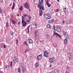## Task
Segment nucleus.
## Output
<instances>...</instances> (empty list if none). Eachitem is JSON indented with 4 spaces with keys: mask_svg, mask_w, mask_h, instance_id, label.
<instances>
[{
    "mask_svg": "<svg viewBox=\"0 0 73 73\" xmlns=\"http://www.w3.org/2000/svg\"><path fill=\"white\" fill-rule=\"evenodd\" d=\"M51 66H51V65H50V66H49V67H51Z\"/></svg>",
    "mask_w": 73,
    "mask_h": 73,
    "instance_id": "0e129e2a",
    "label": "nucleus"
},
{
    "mask_svg": "<svg viewBox=\"0 0 73 73\" xmlns=\"http://www.w3.org/2000/svg\"><path fill=\"white\" fill-rule=\"evenodd\" d=\"M46 3L47 5H48V4H49V1H46Z\"/></svg>",
    "mask_w": 73,
    "mask_h": 73,
    "instance_id": "f704fd0d",
    "label": "nucleus"
},
{
    "mask_svg": "<svg viewBox=\"0 0 73 73\" xmlns=\"http://www.w3.org/2000/svg\"><path fill=\"white\" fill-rule=\"evenodd\" d=\"M38 66V62H36V63L35 64V66H36V67H37Z\"/></svg>",
    "mask_w": 73,
    "mask_h": 73,
    "instance_id": "5701e85b",
    "label": "nucleus"
},
{
    "mask_svg": "<svg viewBox=\"0 0 73 73\" xmlns=\"http://www.w3.org/2000/svg\"><path fill=\"white\" fill-rule=\"evenodd\" d=\"M30 20H28V21H27V22H28V23H29V21H30Z\"/></svg>",
    "mask_w": 73,
    "mask_h": 73,
    "instance_id": "864d4df0",
    "label": "nucleus"
},
{
    "mask_svg": "<svg viewBox=\"0 0 73 73\" xmlns=\"http://www.w3.org/2000/svg\"><path fill=\"white\" fill-rule=\"evenodd\" d=\"M67 38H66L64 40V43L65 44V45H66V44H67Z\"/></svg>",
    "mask_w": 73,
    "mask_h": 73,
    "instance_id": "6ab92c4d",
    "label": "nucleus"
},
{
    "mask_svg": "<svg viewBox=\"0 0 73 73\" xmlns=\"http://www.w3.org/2000/svg\"><path fill=\"white\" fill-rule=\"evenodd\" d=\"M25 68L22 69L23 73H25Z\"/></svg>",
    "mask_w": 73,
    "mask_h": 73,
    "instance_id": "bb28decb",
    "label": "nucleus"
},
{
    "mask_svg": "<svg viewBox=\"0 0 73 73\" xmlns=\"http://www.w3.org/2000/svg\"><path fill=\"white\" fill-rule=\"evenodd\" d=\"M49 61L50 62L52 63V62H54V60H52V59L50 58L49 60Z\"/></svg>",
    "mask_w": 73,
    "mask_h": 73,
    "instance_id": "a211bd4d",
    "label": "nucleus"
},
{
    "mask_svg": "<svg viewBox=\"0 0 73 73\" xmlns=\"http://www.w3.org/2000/svg\"><path fill=\"white\" fill-rule=\"evenodd\" d=\"M21 67H22V70L24 69H25V68H24V66H22Z\"/></svg>",
    "mask_w": 73,
    "mask_h": 73,
    "instance_id": "49530a36",
    "label": "nucleus"
},
{
    "mask_svg": "<svg viewBox=\"0 0 73 73\" xmlns=\"http://www.w3.org/2000/svg\"><path fill=\"white\" fill-rule=\"evenodd\" d=\"M3 13V11L1 9V8L0 7V13Z\"/></svg>",
    "mask_w": 73,
    "mask_h": 73,
    "instance_id": "cd10ccee",
    "label": "nucleus"
},
{
    "mask_svg": "<svg viewBox=\"0 0 73 73\" xmlns=\"http://www.w3.org/2000/svg\"><path fill=\"white\" fill-rule=\"evenodd\" d=\"M28 17L29 19V20H31V17L29 16H28Z\"/></svg>",
    "mask_w": 73,
    "mask_h": 73,
    "instance_id": "473e14b6",
    "label": "nucleus"
},
{
    "mask_svg": "<svg viewBox=\"0 0 73 73\" xmlns=\"http://www.w3.org/2000/svg\"><path fill=\"white\" fill-rule=\"evenodd\" d=\"M71 23V21L69 20V21H66V23H67L68 24H69L70 23Z\"/></svg>",
    "mask_w": 73,
    "mask_h": 73,
    "instance_id": "412c9836",
    "label": "nucleus"
},
{
    "mask_svg": "<svg viewBox=\"0 0 73 73\" xmlns=\"http://www.w3.org/2000/svg\"><path fill=\"white\" fill-rule=\"evenodd\" d=\"M23 6L26 9H28V8H29V5L28 4V3L27 2H25V3H23Z\"/></svg>",
    "mask_w": 73,
    "mask_h": 73,
    "instance_id": "39448f33",
    "label": "nucleus"
},
{
    "mask_svg": "<svg viewBox=\"0 0 73 73\" xmlns=\"http://www.w3.org/2000/svg\"><path fill=\"white\" fill-rule=\"evenodd\" d=\"M24 16H25V17H26V16H28H28H29L28 15H27V14H25V15H24Z\"/></svg>",
    "mask_w": 73,
    "mask_h": 73,
    "instance_id": "09e8293b",
    "label": "nucleus"
},
{
    "mask_svg": "<svg viewBox=\"0 0 73 73\" xmlns=\"http://www.w3.org/2000/svg\"><path fill=\"white\" fill-rule=\"evenodd\" d=\"M10 33L11 35H12V34H13V32L12 31H10Z\"/></svg>",
    "mask_w": 73,
    "mask_h": 73,
    "instance_id": "a18cd8bd",
    "label": "nucleus"
},
{
    "mask_svg": "<svg viewBox=\"0 0 73 73\" xmlns=\"http://www.w3.org/2000/svg\"><path fill=\"white\" fill-rule=\"evenodd\" d=\"M19 9L20 10V11H22V10H23V8L21 7H20L19 8Z\"/></svg>",
    "mask_w": 73,
    "mask_h": 73,
    "instance_id": "c9c22d12",
    "label": "nucleus"
},
{
    "mask_svg": "<svg viewBox=\"0 0 73 73\" xmlns=\"http://www.w3.org/2000/svg\"><path fill=\"white\" fill-rule=\"evenodd\" d=\"M65 73H68V72H66Z\"/></svg>",
    "mask_w": 73,
    "mask_h": 73,
    "instance_id": "774afa93",
    "label": "nucleus"
},
{
    "mask_svg": "<svg viewBox=\"0 0 73 73\" xmlns=\"http://www.w3.org/2000/svg\"><path fill=\"white\" fill-rule=\"evenodd\" d=\"M67 68H68V69H69V66H67Z\"/></svg>",
    "mask_w": 73,
    "mask_h": 73,
    "instance_id": "680f3d73",
    "label": "nucleus"
},
{
    "mask_svg": "<svg viewBox=\"0 0 73 73\" xmlns=\"http://www.w3.org/2000/svg\"><path fill=\"white\" fill-rule=\"evenodd\" d=\"M6 26L7 28H8V27H9V26L8 25V23H6Z\"/></svg>",
    "mask_w": 73,
    "mask_h": 73,
    "instance_id": "7c9ffc66",
    "label": "nucleus"
},
{
    "mask_svg": "<svg viewBox=\"0 0 73 73\" xmlns=\"http://www.w3.org/2000/svg\"><path fill=\"white\" fill-rule=\"evenodd\" d=\"M29 28H28V27L27 28V29L28 30V33H29Z\"/></svg>",
    "mask_w": 73,
    "mask_h": 73,
    "instance_id": "ea45409f",
    "label": "nucleus"
},
{
    "mask_svg": "<svg viewBox=\"0 0 73 73\" xmlns=\"http://www.w3.org/2000/svg\"><path fill=\"white\" fill-rule=\"evenodd\" d=\"M64 9H65V10H66V7H65Z\"/></svg>",
    "mask_w": 73,
    "mask_h": 73,
    "instance_id": "e2e57ef3",
    "label": "nucleus"
},
{
    "mask_svg": "<svg viewBox=\"0 0 73 73\" xmlns=\"http://www.w3.org/2000/svg\"><path fill=\"white\" fill-rule=\"evenodd\" d=\"M13 21V24L14 25H15V24L16 23V22L14 21Z\"/></svg>",
    "mask_w": 73,
    "mask_h": 73,
    "instance_id": "e433bc0d",
    "label": "nucleus"
},
{
    "mask_svg": "<svg viewBox=\"0 0 73 73\" xmlns=\"http://www.w3.org/2000/svg\"><path fill=\"white\" fill-rule=\"evenodd\" d=\"M16 41L17 42L16 44H18V42H19V41H18V39H17Z\"/></svg>",
    "mask_w": 73,
    "mask_h": 73,
    "instance_id": "c03bdc74",
    "label": "nucleus"
},
{
    "mask_svg": "<svg viewBox=\"0 0 73 73\" xmlns=\"http://www.w3.org/2000/svg\"><path fill=\"white\" fill-rule=\"evenodd\" d=\"M11 5H12V3H11L10 4V6H11Z\"/></svg>",
    "mask_w": 73,
    "mask_h": 73,
    "instance_id": "bf43d9fd",
    "label": "nucleus"
},
{
    "mask_svg": "<svg viewBox=\"0 0 73 73\" xmlns=\"http://www.w3.org/2000/svg\"><path fill=\"white\" fill-rule=\"evenodd\" d=\"M59 11V9H56V11H55V12H58Z\"/></svg>",
    "mask_w": 73,
    "mask_h": 73,
    "instance_id": "72a5a7b5",
    "label": "nucleus"
},
{
    "mask_svg": "<svg viewBox=\"0 0 73 73\" xmlns=\"http://www.w3.org/2000/svg\"><path fill=\"white\" fill-rule=\"evenodd\" d=\"M64 23H65V22H64V21H63V22H62L63 24H64Z\"/></svg>",
    "mask_w": 73,
    "mask_h": 73,
    "instance_id": "6e6d98bb",
    "label": "nucleus"
},
{
    "mask_svg": "<svg viewBox=\"0 0 73 73\" xmlns=\"http://www.w3.org/2000/svg\"><path fill=\"white\" fill-rule=\"evenodd\" d=\"M52 14L49 13H47L44 15V17L46 19H50Z\"/></svg>",
    "mask_w": 73,
    "mask_h": 73,
    "instance_id": "f03ea898",
    "label": "nucleus"
},
{
    "mask_svg": "<svg viewBox=\"0 0 73 73\" xmlns=\"http://www.w3.org/2000/svg\"><path fill=\"white\" fill-rule=\"evenodd\" d=\"M29 28H28V27L27 28V29L28 30V33H29Z\"/></svg>",
    "mask_w": 73,
    "mask_h": 73,
    "instance_id": "58836bf2",
    "label": "nucleus"
},
{
    "mask_svg": "<svg viewBox=\"0 0 73 73\" xmlns=\"http://www.w3.org/2000/svg\"><path fill=\"white\" fill-rule=\"evenodd\" d=\"M46 37L47 39H49V38H50V36H49V35L46 36Z\"/></svg>",
    "mask_w": 73,
    "mask_h": 73,
    "instance_id": "a878e982",
    "label": "nucleus"
},
{
    "mask_svg": "<svg viewBox=\"0 0 73 73\" xmlns=\"http://www.w3.org/2000/svg\"><path fill=\"white\" fill-rule=\"evenodd\" d=\"M20 22H19L18 23V25H20Z\"/></svg>",
    "mask_w": 73,
    "mask_h": 73,
    "instance_id": "13d9d810",
    "label": "nucleus"
},
{
    "mask_svg": "<svg viewBox=\"0 0 73 73\" xmlns=\"http://www.w3.org/2000/svg\"><path fill=\"white\" fill-rule=\"evenodd\" d=\"M16 4L14 2H13V6L12 7V9L13 10V9H15V4Z\"/></svg>",
    "mask_w": 73,
    "mask_h": 73,
    "instance_id": "4468645a",
    "label": "nucleus"
},
{
    "mask_svg": "<svg viewBox=\"0 0 73 73\" xmlns=\"http://www.w3.org/2000/svg\"><path fill=\"white\" fill-rule=\"evenodd\" d=\"M29 50V49L28 48H27L26 49V50L25 51V54L26 53H27V52H28Z\"/></svg>",
    "mask_w": 73,
    "mask_h": 73,
    "instance_id": "f3484780",
    "label": "nucleus"
},
{
    "mask_svg": "<svg viewBox=\"0 0 73 73\" xmlns=\"http://www.w3.org/2000/svg\"><path fill=\"white\" fill-rule=\"evenodd\" d=\"M26 17L24 15V16H22V23L23 24V27H26L27 25V23L24 21V19H25V18H26Z\"/></svg>",
    "mask_w": 73,
    "mask_h": 73,
    "instance_id": "f257e3e1",
    "label": "nucleus"
},
{
    "mask_svg": "<svg viewBox=\"0 0 73 73\" xmlns=\"http://www.w3.org/2000/svg\"><path fill=\"white\" fill-rule=\"evenodd\" d=\"M63 34L64 35V36L66 37L68 39L69 37V35H68V33L66 32H65L64 31H63Z\"/></svg>",
    "mask_w": 73,
    "mask_h": 73,
    "instance_id": "7ed1b4c3",
    "label": "nucleus"
},
{
    "mask_svg": "<svg viewBox=\"0 0 73 73\" xmlns=\"http://www.w3.org/2000/svg\"><path fill=\"white\" fill-rule=\"evenodd\" d=\"M3 46V48H6V46H5V45H4Z\"/></svg>",
    "mask_w": 73,
    "mask_h": 73,
    "instance_id": "de8ad7c7",
    "label": "nucleus"
},
{
    "mask_svg": "<svg viewBox=\"0 0 73 73\" xmlns=\"http://www.w3.org/2000/svg\"><path fill=\"white\" fill-rule=\"evenodd\" d=\"M45 35H46V36L49 35H48V33H45Z\"/></svg>",
    "mask_w": 73,
    "mask_h": 73,
    "instance_id": "37998d69",
    "label": "nucleus"
},
{
    "mask_svg": "<svg viewBox=\"0 0 73 73\" xmlns=\"http://www.w3.org/2000/svg\"><path fill=\"white\" fill-rule=\"evenodd\" d=\"M47 52V51L45 50L44 52V56L46 57H48V54H49V52Z\"/></svg>",
    "mask_w": 73,
    "mask_h": 73,
    "instance_id": "1a4fd4ad",
    "label": "nucleus"
},
{
    "mask_svg": "<svg viewBox=\"0 0 73 73\" xmlns=\"http://www.w3.org/2000/svg\"><path fill=\"white\" fill-rule=\"evenodd\" d=\"M39 15L40 16H41L42 15V14H43V13H42V10H39Z\"/></svg>",
    "mask_w": 73,
    "mask_h": 73,
    "instance_id": "ddd939ff",
    "label": "nucleus"
},
{
    "mask_svg": "<svg viewBox=\"0 0 73 73\" xmlns=\"http://www.w3.org/2000/svg\"><path fill=\"white\" fill-rule=\"evenodd\" d=\"M29 41L30 44H32V43L33 42V40H32L31 39H29Z\"/></svg>",
    "mask_w": 73,
    "mask_h": 73,
    "instance_id": "aec40b11",
    "label": "nucleus"
},
{
    "mask_svg": "<svg viewBox=\"0 0 73 73\" xmlns=\"http://www.w3.org/2000/svg\"><path fill=\"white\" fill-rule=\"evenodd\" d=\"M13 60L14 63H19V60H18V58L14 56Z\"/></svg>",
    "mask_w": 73,
    "mask_h": 73,
    "instance_id": "423d86ee",
    "label": "nucleus"
},
{
    "mask_svg": "<svg viewBox=\"0 0 73 73\" xmlns=\"http://www.w3.org/2000/svg\"><path fill=\"white\" fill-rule=\"evenodd\" d=\"M55 29H56V31L57 32H60V31H61V29H60V28L59 27H58L57 26H56Z\"/></svg>",
    "mask_w": 73,
    "mask_h": 73,
    "instance_id": "9d476101",
    "label": "nucleus"
},
{
    "mask_svg": "<svg viewBox=\"0 0 73 73\" xmlns=\"http://www.w3.org/2000/svg\"><path fill=\"white\" fill-rule=\"evenodd\" d=\"M41 58H42V54H40L37 57L36 59L38 60H40L41 59Z\"/></svg>",
    "mask_w": 73,
    "mask_h": 73,
    "instance_id": "9b49d317",
    "label": "nucleus"
},
{
    "mask_svg": "<svg viewBox=\"0 0 73 73\" xmlns=\"http://www.w3.org/2000/svg\"><path fill=\"white\" fill-rule=\"evenodd\" d=\"M68 58H69V59H70V57H69Z\"/></svg>",
    "mask_w": 73,
    "mask_h": 73,
    "instance_id": "338daca9",
    "label": "nucleus"
},
{
    "mask_svg": "<svg viewBox=\"0 0 73 73\" xmlns=\"http://www.w3.org/2000/svg\"><path fill=\"white\" fill-rule=\"evenodd\" d=\"M49 28L50 29H51V28H52V27H51V26L50 25V26H49Z\"/></svg>",
    "mask_w": 73,
    "mask_h": 73,
    "instance_id": "8fccbe9b",
    "label": "nucleus"
},
{
    "mask_svg": "<svg viewBox=\"0 0 73 73\" xmlns=\"http://www.w3.org/2000/svg\"><path fill=\"white\" fill-rule=\"evenodd\" d=\"M35 37H37L39 36V32H38V31L37 30L35 31Z\"/></svg>",
    "mask_w": 73,
    "mask_h": 73,
    "instance_id": "20e7f679",
    "label": "nucleus"
},
{
    "mask_svg": "<svg viewBox=\"0 0 73 73\" xmlns=\"http://www.w3.org/2000/svg\"><path fill=\"white\" fill-rule=\"evenodd\" d=\"M12 63H13V62L12 61H11L10 64L11 68H12V65H13Z\"/></svg>",
    "mask_w": 73,
    "mask_h": 73,
    "instance_id": "393cba45",
    "label": "nucleus"
},
{
    "mask_svg": "<svg viewBox=\"0 0 73 73\" xmlns=\"http://www.w3.org/2000/svg\"><path fill=\"white\" fill-rule=\"evenodd\" d=\"M40 42H42V40H40Z\"/></svg>",
    "mask_w": 73,
    "mask_h": 73,
    "instance_id": "052dcab7",
    "label": "nucleus"
},
{
    "mask_svg": "<svg viewBox=\"0 0 73 73\" xmlns=\"http://www.w3.org/2000/svg\"><path fill=\"white\" fill-rule=\"evenodd\" d=\"M0 73H3V72L2 71H1L0 72Z\"/></svg>",
    "mask_w": 73,
    "mask_h": 73,
    "instance_id": "4d7b16f0",
    "label": "nucleus"
},
{
    "mask_svg": "<svg viewBox=\"0 0 73 73\" xmlns=\"http://www.w3.org/2000/svg\"><path fill=\"white\" fill-rule=\"evenodd\" d=\"M38 7H39V8L40 9V10H43V11H44L45 10V7H44V6H42V5H39L37 6Z\"/></svg>",
    "mask_w": 73,
    "mask_h": 73,
    "instance_id": "6e6552de",
    "label": "nucleus"
},
{
    "mask_svg": "<svg viewBox=\"0 0 73 73\" xmlns=\"http://www.w3.org/2000/svg\"><path fill=\"white\" fill-rule=\"evenodd\" d=\"M53 72L54 73H59L58 70L57 69H54L53 70Z\"/></svg>",
    "mask_w": 73,
    "mask_h": 73,
    "instance_id": "2eb2a0df",
    "label": "nucleus"
},
{
    "mask_svg": "<svg viewBox=\"0 0 73 73\" xmlns=\"http://www.w3.org/2000/svg\"><path fill=\"white\" fill-rule=\"evenodd\" d=\"M47 5L48 6V7H50V6H51V4H50L49 3Z\"/></svg>",
    "mask_w": 73,
    "mask_h": 73,
    "instance_id": "c756f323",
    "label": "nucleus"
},
{
    "mask_svg": "<svg viewBox=\"0 0 73 73\" xmlns=\"http://www.w3.org/2000/svg\"><path fill=\"white\" fill-rule=\"evenodd\" d=\"M8 66L7 65L6 66H5V68H7V66Z\"/></svg>",
    "mask_w": 73,
    "mask_h": 73,
    "instance_id": "5fc2aeb1",
    "label": "nucleus"
},
{
    "mask_svg": "<svg viewBox=\"0 0 73 73\" xmlns=\"http://www.w3.org/2000/svg\"><path fill=\"white\" fill-rule=\"evenodd\" d=\"M24 44L25 45H26L27 46H28V44H27V41H25L24 42Z\"/></svg>",
    "mask_w": 73,
    "mask_h": 73,
    "instance_id": "4be33fe9",
    "label": "nucleus"
},
{
    "mask_svg": "<svg viewBox=\"0 0 73 73\" xmlns=\"http://www.w3.org/2000/svg\"><path fill=\"white\" fill-rule=\"evenodd\" d=\"M35 27H37V24L36 23H35Z\"/></svg>",
    "mask_w": 73,
    "mask_h": 73,
    "instance_id": "2f4dec72",
    "label": "nucleus"
},
{
    "mask_svg": "<svg viewBox=\"0 0 73 73\" xmlns=\"http://www.w3.org/2000/svg\"><path fill=\"white\" fill-rule=\"evenodd\" d=\"M50 26V25H49V24H48L47 25V28H49V26Z\"/></svg>",
    "mask_w": 73,
    "mask_h": 73,
    "instance_id": "4c0bfd02",
    "label": "nucleus"
},
{
    "mask_svg": "<svg viewBox=\"0 0 73 73\" xmlns=\"http://www.w3.org/2000/svg\"><path fill=\"white\" fill-rule=\"evenodd\" d=\"M49 73H54V72H53V71H52V72H50Z\"/></svg>",
    "mask_w": 73,
    "mask_h": 73,
    "instance_id": "603ef678",
    "label": "nucleus"
},
{
    "mask_svg": "<svg viewBox=\"0 0 73 73\" xmlns=\"http://www.w3.org/2000/svg\"><path fill=\"white\" fill-rule=\"evenodd\" d=\"M51 59H52V60H54V57H52V58H50Z\"/></svg>",
    "mask_w": 73,
    "mask_h": 73,
    "instance_id": "a19ab883",
    "label": "nucleus"
},
{
    "mask_svg": "<svg viewBox=\"0 0 73 73\" xmlns=\"http://www.w3.org/2000/svg\"><path fill=\"white\" fill-rule=\"evenodd\" d=\"M18 72L19 73H21V69H20V68L19 67L18 68Z\"/></svg>",
    "mask_w": 73,
    "mask_h": 73,
    "instance_id": "b1692460",
    "label": "nucleus"
},
{
    "mask_svg": "<svg viewBox=\"0 0 73 73\" xmlns=\"http://www.w3.org/2000/svg\"><path fill=\"white\" fill-rule=\"evenodd\" d=\"M54 22V19H52L51 20H49L48 21V23L49 24H52V23H53Z\"/></svg>",
    "mask_w": 73,
    "mask_h": 73,
    "instance_id": "f8f14e48",
    "label": "nucleus"
},
{
    "mask_svg": "<svg viewBox=\"0 0 73 73\" xmlns=\"http://www.w3.org/2000/svg\"><path fill=\"white\" fill-rule=\"evenodd\" d=\"M17 16H19V14H17Z\"/></svg>",
    "mask_w": 73,
    "mask_h": 73,
    "instance_id": "69168bd1",
    "label": "nucleus"
},
{
    "mask_svg": "<svg viewBox=\"0 0 73 73\" xmlns=\"http://www.w3.org/2000/svg\"><path fill=\"white\" fill-rule=\"evenodd\" d=\"M0 2H1V3H4V2L3 1V0L0 1Z\"/></svg>",
    "mask_w": 73,
    "mask_h": 73,
    "instance_id": "3c124183",
    "label": "nucleus"
},
{
    "mask_svg": "<svg viewBox=\"0 0 73 73\" xmlns=\"http://www.w3.org/2000/svg\"><path fill=\"white\" fill-rule=\"evenodd\" d=\"M56 35L55 36H58V37H59L60 38H61L62 37V36H61V35L59 34H58V33L56 34Z\"/></svg>",
    "mask_w": 73,
    "mask_h": 73,
    "instance_id": "dca6fc26",
    "label": "nucleus"
},
{
    "mask_svg": "<svg viewBox=\"0 0 73 73\" xmlns=\"http://www.w3.org/2000/svg\"><path fill=\"white\" fill-rule=\"evenodd\" d=\"M55 25H54V31H55L56 30V29H55Z\"/></svg>",
    "mask_w": 73,
    "mask_h": 73,
    "instance_id": "79ce46f5",
    "label": "nucleus"
},
{
    "mask_svg": "<svg viewBox=\"0 0 73 73\" xmlns=\"http://www.w3.org/2000/svg\"><path fill=\"white\" fill-rule=\"evenodd\" d=\"M57 33H56V32L54 31V33H53V36H54V35H55V36H56V34Z\"/></svg>",
    "mask_w": 73,
    "mask_h": 73,
    "instance_id": "c85d7f7f",
    "label": "nucleus"
},
{
    "mask_svg": "<svg viewBox=\"0 0 73 73\" xmlns=\"http://www.w3.org/2000/svg\"><path fill=\"white\" fill-rule=\"evenodd\" d=\"M39 5H38L37 6H39V5H41L42 4H44V0H39Z\"/></svg>",
    "mask_w": 73,
    "mask_h": 73,
    "instance_id": "0eeeda50",
    "label": "nucleus"
}]
</instances>
